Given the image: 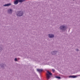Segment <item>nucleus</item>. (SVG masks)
I'll list each match as a JSON object with an SVG mask.
<instances>
[{"mask_svg": "<svg viewBox=\"0 0 80 80\" xmlns=\"http://www.w3.org/2000/svg\"><path fill=\"white\" fill-rule=\"evenodd\" d=\"M47 72L48 73L46 74L47 78V79H49V78H50V75H52V74L51 72H49L48 71H47Z\"/></svg>", "mask_w": 80, "mask_h": 80, "instance_id": "obj_1", "label": "nucleus"}, {"mask_svg": "<svg viewBox=\"0 0 80 80\" xmlns=\"http://www.w3.org/2000/svg\"><path fill=\"white\" fill-rule=\"evenodd\" d=\"M23 13L22 11H19L18 12V14L17 15V16L20 17L21 16H22V15H23Z\"/></svg>", "mask_w": 80, "mask_h": 80, "instance_id": "obj_2", "label": "nucleus"}, {"mask_svg": "<svg viewBox=\"0 0 80 80\" xmlns=\"http://www.w3.org/2000/svg\"><path fill=\"white\" fill-rule=\"evenodd\" d=\"M43 69H37V71L38 72H42L43 71Z\"/></svg>", "mask_w": 80, "mask_h": 80, "instance_id": "obj_3", "label": "nucleus"}, {"mask_svg": "<svg viewBox=\"0 0 80 80\" xmlns=\"http://www.w3.org/2000/svg\"><path fill=\"white\" fill-rule=\"evenodd\" d=\"M49 38H53V37H54V35L53 34H49Z\"/></svg>", "mask_w": 80, "mask_h": 80, "instance_id": "obj_4", "label": "nucleus"}, {"mask_svg": "<svg viewBox=\"0 0 80 80\" xmlns=\"http://www.w3.org/2000/svg\"><path fill=\"white\" fill-rule=\"evenodd\" d=\"M18 0H16L14 2V3L15 5H17V4H18Z\"/></svg>", "mask_w": 80, "mask_h": 80, "instance_id": "obj_5", "label": "nucleus"}, {"mask_svg": "<svg viewBox=\"0 0 80 80\" xmlns=\"http://www.w3.org/2000/svg\"><path fill=\"white\" fill-rule=\"evenodd\" d=\"M60 28L61 29H62V30H63L64 29V28H65V27L63 26H61L60 27Z\"/></svg>", "mask_w": 80, "mask_h": 80, "instance_id": "obj_6", "label": "nucleus"}, {"mask_svg": "<svg viewBox=\"0 0 80 80\" xmlns=\"http://www.w3.org/2000/svg\"><path fill=\"white\" fill-rule=\"evenodd\" d=\"M8 11L9 13H11L12 12V10L11 9L8 10Z\"/></svg>", "mask_w": 80, "mask_h": 80, "instance_id": "obj_7", "label": "nucleus"}, {"mask_svg": "<svg viewBox=\"0 0 80 80\" xmlns=\"http://www.w3.org/2000/svg\"><path fill=\"white\" fill-rule=\"evenodd\" d=\"M69 77H71V78H76L77 77V76H69Z\"/></svg>", "mask_w": 80, "mask_h": 80, "instance_id": "obj_8", "label": "nucleus"}, {"mask_svg": "<svg viewBox=\"0 0 80 80\" xmlns=\"http://www.w3.org/2000/svg\"><path fill=\"white\" fill-rule=\"evenodd\" d=\"M24 1H25V0H18V2H23Z\"/></svg>", "mask_w": 80, "mask_h": 80, "instance_id": "obj_9", "label": "nucleus"}, {"mask_svg": "<svg viewBox=\"0 0 80 80\" xmlns=\"http://www.w3.org/2000/svg\"><path fill=\"white\" fill-rule=\"evenodd\" d=\"M11 5V4H5L4 5V6H9V5Z\"/></svg>", "mask_w": 80, "mask_h": 80, "instance_id": "obj_10", "label": "nucleus"}, {"mask_svg": "<svg viewBox=\"0 0 80 80\" xmlns=\"http://www.w3.org/2000/svg\"><path fill=\"white\" fill-rule=\"evenodd\" d=\"M56 78H58V79H60L61 78L60 77H56Z\"/></svg>", "mask_w": 80, "mask_h": 80, "instance_id": "obj_11", "label": "nucleus"}, {"mask_svg": "<svg viewBox=\"0 0 80 80\" xmlns=\"http://www.w3.org/2000/svg\"><path fill=\"white\" fill-rule=\"evenodd\" d=\"M52 71H53V72H54L55 71V69H52Z\"/></svg>", "mask_w": 80, "mask_h": 80, "instance_id": "obj_12", "label": "nucleus"}, {"mask_svg": "<svg viewBox=\"0 0 80 80\" xmlns=\"http://www.w3.org/2000/svg\"><path fill=\"white\" fill-rule=\"evenodd\" d=\"M15 61H17V58H15L14 59Z\"/></svg>", "mask_w": 80, "mask_h": 80, "instance_id": "obj_13", "label": "nucleus"}, {"mask_svg": "<svg viewBox=\"0 0 80 80\" xmlns=\"http://www.w3.org/2000/svg\"><path fill=\"white\" fill-rule=\"evenodd\" d=\"M76 50H77V51H78V49H76Z\"/></svg>", "mask_w": 80, "mask_h": 80, "instance_id": "obj_14", "label": "nucleus"}, {"mask_svg": "<svg viewBox=\"0 0 80 80\" xmlns=\"http://www.w3.org/2000/svg\"><path fill=\"white\" fill-rule=\"evenodd\" d=\"M52 53H55V52H53Z\"/></svg>", "mask_w": 80, "mask_h": 80, "instance_id": "obj_15", "label": "nucleus"}, {"mask_svg": "<svg viewBox=\"0 0 80 80\" xmlns=\"http://www.w3.org/2000/svg\"><path fill=\"white\" fill-rule=\"evenodd\" d=\"M52 55H53V53H52Z\"/></svg>", "mask_w": 80, "mask_h": 80, "instance_id": "obj_16", "label": "nucleus"}]
</instances>
